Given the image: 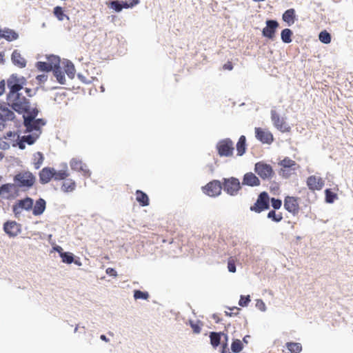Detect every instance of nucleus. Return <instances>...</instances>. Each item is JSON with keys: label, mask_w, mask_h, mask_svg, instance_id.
Returning <instances> with one entry per match:
<instances>
[{"label": "nucleus", "mask_w": 353, "mask_h": 353, "mask_svg": "<svg viewBox=\"0 0 353 353\" xmlns=\"http://www.w3.org/2000/svg\"><path fill=\"white\" fill-rule=\"evenodd\" d=\"M65 72L68 76L72 79L74 77L75 68L73 63L70 61H67L64 66Z\"/></svg>", "instance_id": "nucleus-34"}, {"label": "nucleus", "mask_w": 353, "mask_h": 353, "mask_svg": "<svg viewBox=\"0 0 353 353\" xmlns=\"http://www.w3.org/2000/svg\"><path fill=\"white\" fill-rule=\"evenodd\" d=\"M139 3V0H130V2L128 3L127 2L123 3V7L125 8H132Z\"/></svg>", "instance_id": "nucleus-53"}, {"label": "nucleus", "mask_w": 353, "mask_h": 353, "mask_svg": "<svg viewBox=\"0 0 353 353\" xmlns=\"http://www.w3.org/2000/svg\"><path fill=\"white\" fill-rule=\"evenodd\" d=\"M1 36L2 39H5L8 41L17 40L19 37V34L14 30L9 28L3 29Z\"/></svg>", "instance_id": "nucleus-26"}, {"label": "nucleus", "mask_w": 353, "mask_h": 353, "mask_svg": "<svg viewBox=\"0 0 353 353\" xmlns=\"http://www.w3.org/2000/svg\"><path fill=\"white\" fill-rule=\"evenodd\" d=\"M189 325L192 327V329L193 330V332L194 334H199L201 332V327H202L203 324L199 320H197L196 321H192V320H190L189 321Z\"/></svg>", "instance_id": "nucleus-33"}, {"label": "nucleus", "mask_w": 353, "mask_h": 353, "mask_svg": "<svg viewBox=\"0 0 353 353\" xmlns=\"http://www.w3.org/2000/svg\"><path fill=\"white\" fill-rule=\"evenodd\" d=\"M281 170L280 174L284 178H289L291 175L294 174L296 171L299 168V165L289 157L284 158L280 163Z\"/></svg>", "instance_id": "nucleus-4"}, {"label": "nucleus", "mask_w": 353, "mask_h": 353, "mask_svg": "<svg viewBox=\"0 0 353 353\" xmlns=\"http://www.w3.org/2000/svg\"><path fill=\"white\" fill-rule=\"evenodd\" d=\"M38 110L36 108L30 110V112L23 114L24 125L26 127L27 130L31 132L34 130H38L41 127L46 124L43 119H34L38 114Z\"/></svg>", "instance_id": "nucleus-2"}, {"label": "nucleus", "mask_w": 353, "mask_h": 353, "mask_svg": "<svg viewBox=\"0 0 353 353\" xmlns=\"http://www.w3.org/2000/svg\"><path fill=\"white\" fill-rule=\"evenodd\" d=\"M11 60L14 65L18 66L19 68H23L26 65V61L22 57L21 53L17 50H14L11 55Z\"/></svg>", "instance_id": "nucleus-21"}, {"label": "nucleus", "mask_w": 353, "mask_h": 353, "mask_svg": "<svg viewBox=\"0 0 353 353\" xmlns=\"http://www.w3.org/2000/svg\"><path fill=\"white\" fill-rule=\"evenodd\" d=\"M228 268L230 272H236L235 260L232 257H230L228 261Z\"/></svg>", "instance_id": "nucleus-48"}, {"label": "nucleus", "mask_w": 353, "mask_h": 353, "mask_svg": "<svg viewBox=\"0 0 353 353\" xmlns=\"http://www.w3.org/2000/svg\"><path fill=\"white\" fill-rule=\"evenodd\" d=\"M75 188V182L72 179H68L63 183L61 190L65 192H69L73 191Z\"/></svg>", "instance_id": "nucleus-30"}, {"label": "nucleus", "mask_w": 353, "mask_h": 353, "mask_svg": "<svg viewBox=\"0 0 353 353\" xmlns=\"http://www.w3.org/2000/svg\"><path fill=\"white\" fill-rule=\"evenodd\" d=\"M106 273L110 276H114V277H117V271L114 269V268H108L106 269Z\"/></svg>", "instance_id": "nucleus-56"}, {"label": "nucleus", "mask_w": 353, "mask_h": 353, "mask_svg": "<svg viewBox=\"0 0 353 353\" xmlns=\"http://www.w3.org/2000/svg\"><path fill=\"white\" fill-rule=\"evenodd\" d=\"M9 148H10V143H8V142H6L5 141H3L0 138V149L6 150H8Z\"/></svg>", "instance_id": "nucleus-54"}, {"label": "nucleus", "mask_w": 353, "mask_h": 353, "mask_svg": "<svg viewBox=\"0 0 353 353\" xmlns=\"http://www.w3.org/2000/svg\"><path fill=\"white\" fill-rule=\"evenodd\" d=\"M210 343L213 347H217L220 344L221 333L211 332L210 334Z\"/></svg>", "instance_id": "nucleus-38"}, {"label": "nucleus", "mask_w": 353, "mask_h": 353, "mask_svg": "<svg viewBox=\"0 0 353 353\" xmlns=\"http://www.w3.org/2000/svg\"><path fill=\"white\" fill-rule=\"evenodd\" d=\"M5 139H10L12 140L13 143L15 141H19V136L17 134V133L9 131L3 137Z\"/></svg>", "instance_id": "nucleus-45"}, {"label": "nucleus", "mask_w": 353, "mask_h": 353, "mask_svg": "<svg viewBox=\"0 0 353 353\" xmlns=\"http://www.w3.org/2000/svg\"><path fill=\"white\" fill-rule=\"evenodd\" d=\"M136 200L141 206H148L150 203L148 196L139 190L136 191Z\"/></svg>", "instance_id": "nucleus-25"}, {"label": "nucleus", "mask_w": 353, "mask_h": 353, "mask_svg": "<svg viewBox=\"0 0 353 353\" xmlns=\"http://www.w3.org/2000/svg\"><path fill=\"white\" fill-rule=\"evenodd\" d=\"M21 224L14 221H8L3 224V230L10 237L17 236L21 232Z\"/></svg>", "instance_id": "nucleus-15"}, {"label": "nucleus", "mask_w": 353, "mask_h": 353, "mask_svg": "<svg viewBox=\"0 0 353 353\" xmlns=\"http://www.w3.org/2000/svg\"><path fill=\"white\" fill-rule=\"evenodd\" d=\"M37 68L40 71L50 72L53 70V65L51 63L43 61L37 62Z\"/></svg>", "instance_id": "nucleus-36"}, {"label": "nucleus", "mask_w": 353, "mask_h": 353, "mask_svg": "<svg viewBox=\"0 0 353 353\" xmlns=\"http://www.w3.org/2000/svg\"><path fill=\"white\" fill-rule=\"evenodd\" d=\"M61 257L63 263L70 264L73 262L74 258L73 254L69 252H63L61 254Z\"/></svg>", "instance_id": "nucleus-43"}, {"label": "nucleus", "mask_w": 353, "mask_h": 353, "mask_svg": "<svg viewBox=\"0 0 353 353\" xmlns=\"http://www.w3.org/2000/svg\"><path fill=\"white\" fill-rule=\"evenodd\" d=\"M250 299L249 295L247 296H241V299L239 300V305L240 306L245 307V306L248 305V304L250 303Z\"/></svg>", "instance_id": "nucleus-50"}, {"label": "nucleus", "mask_w": 353, "mask_h": 353, "mask_svg": "<svg viewBox=\"0 0 353 353\" xmlns=\"http://www.w3.org/2000/svg\"><path fill=\"white\" fill-rule=\"evenodd\" d=\"M25 92H26L27 97H32L34 94V91L31 88H25Z\"/></svg>", "instance_id": "nucleus-59"}, {"label": "nucleus", "mask_w": 353, "mask_h": 353, "mask_svg": "<svg viewBox=\"0 0 353 353\" xmlns=\"http://www.w3.org/2000/svg\"><path fill=\"white\" fill-rule=\"evenodd\" d=\"M111 8L114 10H115L117 12H120L123 7V4L121 5L119 1H112L111 3Z\"/></svg>", "instance_id": "nucleus-51"}, {"label": "nucleus", "mask_w": 353, "mask_h": 353, "mask_svg": "<svg viewBox=\"0 0 353 353\" xmlns=\"http://www.w3.org/2000/svg\"><path fill=\"white\" fill-rule=\"evenodd\" d=\"M270 207V198L266 192L259 194L256 202L250 207V210L256 213H260Z\"/></svg>", "instance_id": "nucleus-7"}, {"label": "nucleus", "mask_w": 353, "mask_h": 353, "mask_svg": "<svg viewBox=\"0 0 353 353\" xmlns=\"http://www.w3.org/2000/svg\"><path fill=\"white\" fill-rule=\"evenodd\" d=\"M268 218L278 223L283 219V215L281 212L276 213L275 210H270L268 214Z\"/></svg>", "instance_id": "nucleus-39"}, {"label": "nucleus", "mask_w": 353, "mask_h": 353, "mask_svg": "<svg viewBox=\"0 0 353 353\" xmlns=\"http://www.w3.org/2000/svg\"><path fill=\"white\" fill-rule=\"evenodd\" d=\"M84 163L83 161L78 158H73L70 161V165L72 170L77 171L83 166Z\"/></svg>", "instance_id": "nucleus-37"}, {"label": "nucleus", "mask_w": 353, "mask_h": 353, "mask_svg": "<svg viewBox=\"0 0 353 353\" xmlns=\"http://www.w3.org/2000/svg\"><path fill=\"white\" fill-rule=\"evenodd\" d=\"M295 10L293 8L287 10L283 14V20L286 22L289 26L292 25L295 21Z\"/></svg>", "instance_id": "nucleus-24"}, {"label": "nucleus", "mask_w": 353, "mask_h": 353, "mask_svg": "<svg viewBox=\"0 0 353 353\" xmlns=\"http://www.w3.org/2000/svg\"><path fill=\"white\" fill-rule=\"evenodd\" d=\"M279 26V23L275 20H267L266 26L262 30L263 36L273 40Z\"/></svg>", "instance_id": "nucleus-14"}, {"label": "nucleus", "mask_w": 353, "mask_h": 353, "mask_svg": "<svg viewBox=\"0 0 353 353\" xmlns=\"http://www.w3.org/2000/svg\"><path fill=\"white\" fill-rule=\"evenodd\" d=\"M299 198L287 196L284 199V208L292 215L295 216L299 213Z\"/></svg>", "instance_id": "nucleus-11"}, {"label": "nucleus", "mask_w": 353, "mask_h": 353, "mask_svg": "<svg viewBox=\"0 0 353 353\" xmlns=\"http://www.w3.org/2000/svg\"><path fill=\"white\" fill-rule=\"evenodd\" d=\"M48 62L53 65V68L59 66L60 64V59L57 56L51 55L48 57Z\"/></svg>", "instance_id": "nucleus-46"}, {"label": "nucleus", "mask_w": 353, "mask_h": 353, "mask_svg": "<svg viewBox=\"0 0 353 353\" xmlns=\"http://www.w3.org/2000/svg\"><path fill=\"white\" fill-rule=\"evenodd\" d=\"M68 176L69 174L65 170L56 171L54 170V174L53 175V179L54 180L59 181L66 179Z\"/></svg>", "instance_id": "nucleus-41"}, {"label": "nucleus", "mask_w": 353, "mask_h": 353, "mask_svg": "<svg viewBox=\"0 0 353 353\" xmlns=\"http://www.w3.org/2000/svg\"><path fill=\"white\" fill-rule=\"evenodd\" d=\"M44 157L41 152H37L33 157V165L35 169L38 170L43 164Z\"/></svg>", "instance_id": "nucleus-27"}, {"label": "nucleus", "mask_w": 353, "mask_h": 353, "mask_svg": "<svg viewBox=\"0 0 353 353\" xmlns=\"http://www.w3.org/2000/svg\"><path fill=\"white\" fill-rule=\"evenodd\" d=\"M24 143H25V141H23L22 139H21L19 141H17L12 143V145L13 146L18 145L20 149L23 150L25 148Z\"/></svg>", "instance_id": "nucleus-55"}, {"label": "nucleus", "mask_w": 353, "mask_h": 353, "mask_svg": "<svg viewBox=\"0 0 353 353\" xmlns=\"http://www.w3.org/2000/svg\"><path fill=\"white\" fill-rule=\"evenodd\" d=\"M306 184L312 192L321 190L325 185V181L321 176L311 175L307 177Z\"/></svg>", "instance_id": "nucleus-13"}, {"label": "nucleus", "mask_w": 353, "mask_h": 353, "mask_svg": "<svg viewBox=\"0 0 353 353\" xmlns=\"http://www.w3.org/2000/svg\"><path fill=\"white\" fill-rule=\"evenodd\" d=\"M5 81L3 80L0 81V96H1L5 92Z\"/></svg>", "instance_id": "nucleus-61"}, {"label": "nucleus", "mask_w": 353, "mask_h": 353, "mask_svg": "<svg viewBox=\"0 0 353 353\" xmlns=\"http://www.w3.org/2000/svg\"><path fill=\"white\" fill-rule=\"evenodd\" d=\"M272 206L274 210H278L281 207V200L279 199L272 198L271 199Z\"/></svg>", "instance_id": "nucleus-49"}, {"label": "nucleus", "mask_w": 353, "mask_h": 353, "mask_svg": "<svg viewBox=\"0 0 353 353\" xmlns=\"http://www.w3.org/2000/svg\"><path fill=\"white\" fill-rule=\"evenodd\" d=\"M15 118L14 112L8 108H4L0 112V130H3L8 121H13Z\"/></svg>", "instance_id": "nucleus-17"}, {"label": "nucleus", "mask_w": 353, "mask_h": 353, "mask_svg": "<svg viewBox=\"0 0 353 353\" xmlns=\"http://www.w3.org/2000/svg\"><path fill=\"white\" fill-rule=\"evenodd\" d=\"M250 338V336L249 335H246L243 337V343H245V344H248V339Z\"/></svg>", "instance_id": "nucleus-63"}, {"label": "nucleus", "mask_w": 353, "mask_h": 353, "mask_svg": "<svg viewBox=\"0 0 353 353\" xmlns=\"http://www.w3.org/2000/svg\"><path fill=\"white\" fill-rule=\"evenodd\" d=\"M325 201L327 203H331L337 198L336 194L332 192L330 189H326L325 191Z\"/></svg>", "instance_id": "nucleus-42"}, {"label": "nucleus", "mask_w": 353, "mask_h": 353, "mask_svg": "<svg viewBox=\"0 0 353 353\" xmlns=\"http://www.w3.org/2000/svg\"><path fill=\"white\" fill-rule=\"evenodd\" d=\"M46 203L44 199H39L38 200H37L34 205L33 204V206L32 208V214L34 216H39V215H41V214H43V212H44V210L46 209Z\"/></svg>", "instance_id": "nucleus-22"}, {"label": "nucleus", "mask_w": 353, "mask_h": 353, "mask_svg": "<svg viewBox=\"0 0 353 353\" xmlns=\"http://www.w3.org/2000/svg\"><path fill=\"white\" fill-rule=\"evenodd\" d=\"M18 194L15 183H6L0 187V196L5 199H14Z\"/></svg>", "instance_id": "nucleus-12"}, {"label": "nucleus", "mask_w": 353, "mask_h": 353, "mask_svg": "<svg viewBox=\"0 0 353 353\" xmlns=\"http://www.w3.org/2000/svg\"><path fill=\"white\" fill-rule=\"evenodd\" d=\"M26 83V80L24 77H18L14 74L7 81L9 89L6 96L7 103L13 110L23 114L29 112L31 110L29 99L23 96L21 92Z\"/></svg>", "instance_id": "nucleus-1"}, {"label": "nucleus", "mask_w": 353, "mask_h": 353, "mask_svg": "<svg viewBox=\"0 0 353 353\" xmlns=\"http://www.w3.org/2000/svg\"><path fill=\"white\" fill-rule=\"evenodd\" d=\"M33 206V199L30 197H26L23 199L17 200L12 205V212L16 218H19L23 210L29 211Z\"/></svg>", "instance_id": "nucleus-5"}, {"label": "nucleus", "mask_w": 353, "mask_h": 353, "mask_svg": "<svg viewBox=\"0 0 353 353\" xmlns=\"http://www.w3.org/2000/svg\"><path fill=\"white\" fill-rule=\"evenodd\" d=\"M254 131L256 138L263 143L270 144L273 141V135L270 131L261 128H255Z\"/></svg>", "instance_id": "nucleus-16"}, {"label": "nucleus", "mask_w": 353, "mask_h": 353, "mask_svg": "<svg viewBox=\"0 0 353 353\" xmlns=\"http://www.w3.org/2000/svg\"><path fill=\"white\" fill-rule=\"evenodd\" d=\"M286 347L291 353H300L302 351V345L299 343L288 342Z\"/></svg>", "instance_id": "nucleus-29"}, {"label": "nucleus", "mask_w": 353, "mask_h": 353, "mask_svg": "<svg viewBox=\"0 0 353 353\" xmlns=\"http://www.w3.org/2000/svg\"><path fill=\"white\" fill-rule=\"evenodd\" d=\"M78 172H81V174L85 176V177H90L91 176V172L90 171L89 168H88L87 165L86 164H83V166L81 167V168H79V170H78Z\"/></svg>", "instance_id": "nucleus-47"}, {"label": "nucleus", "mask_w": 353, "mask_h": 353, "mask_svg": "<svg viewBox=\"0 0 353 353\" xmlns=\"http://www.w3.org/2000/svg\"><path fill=\"white\" fill-rule=\"evenodd\" d=\"M202 190L209 196H217L221 193L222 185L219 180H213L203 186Z\"/></svg>", "instance_id": "nucleus-10"}, {"label": "nucleus", "mask_w": 353, "mask_h": 353, "mask_svg": "<svg viewBox=\"0 0 353 353\" xmlns=\"http://www.w3.org/2000/svg\"><path fill=\"white\" fill-rule=\"evenodd\" d=\"M100 338L101 340L106 341V342H108L109 341L108 339H107L106 336L103 334L101 335Z\"/></svg>", "instance_id": "nucleus-64"}, {"label": "nucleus", "mask_w": 353, "mask_h": 353, "mask_svg": "<svg viewBox=\"0 0 353 353\" xmlns=\"http://www.w3.org/2000/svg\"><path fill=\"white\" fill-rule=\"evenodd\" d=\"M35 176L30 172H21L14 177L17 187L30 188L35 183Z\"/></svg>", "instance_id": "nucleus-3"}, {"label": "nucleus", "mask_w": 353, "mask_h": 353, "mask_svg": "<svg viewBox=\"0 0 353 353\" xmlns=\"http://www.w3.org/2000/svg\"><path fill=\"white\" fill-rule=\"evenodd\" d=\"M53 73L57 81L61 84H65V78L64 72L61 71L60 66L53 68Z\"/></svg>", "instance_id": "nucleus-28"}, {"label": "nucleus", "mask_w": 353, "mask_h": 353, "mask_svg": "<svg viewBox=\"0 0 353 353\" xmlns=\"http://www.w3.org/2000/svg\"><path fill=\"white\" fill-rule=\"evenodd\" d=\"M54 174V169L52 168H44L39 172V180L42 184L48 183Z\"/></svg>", "instance_id": "nucleus-18"}, {"label": "nucleus", "mask_w": 353, "mask_h": 353, "mask_svg": "<svg viewBox=\"0 0 353 353\" xmlns=\"http://www.w3.org/2000/svg\"><path fill=\"white\" fill-rule=\"evenodd\" d=\"M23 141H25V143H27L29 145H32L35 141V138L33 137L32 135H25L22 137Z\"/></svg>", "instance_id": "nucleus-52"}, {"label": "nucleus", "mask_w": 353, "mask_h": 353, "mask_svg": "<svg viewBox=\"0 0 353 353\" xmlns=\"http://www.w3.org/2000/svg\"><path fill=\"white\" fill-rule=\"evenodd\" d=\"M243 348V342L239 339L233 340L231 344V350L234 353L240 352Z\"/></svg>", "instance_id": "nucleus-35"}, {"label": "nucleus", "mask_w": 353, "mask_h": 353, "mask_svg": "<svg viewBox=\"0 0 353 353\" xmlns=\"http://www.w3.org/2000/svg\"><path fill=\"white\" fill-rule=\"evenodd\" d=\"M37 79L39 82H45L47 80V76L46 74H40L37 77Z\"/></svg>", "instance_id": "nucleus-60"}, {"label": "nucleus", "mask_w": 353, "mask_h": 353, "mask_svg": "<svg viewBox=\"0 0 353 353\" xmlns=\"http://www.w3.org/2000/svg\"><path fill=\"white\" fill-rule=\"evenodd\" d=\"M254 171L263 179H271L274 175L272 166L262 161L255 164Z\"/></svg>", "instance_id": "nucleus-9"}, {"label": "nucleus", "mask_w": 353, "mask_h": 353, "mask_svg": "<svg viewBox=\"0 0 353 353\" xmlns=\"http://www.w3.org/2000/svg\"><path fill=\"white\" fill-rule=\"evenodd\" d=\"M271 118L274 125L277 129L283 132L288 130V128H287L286 123L284 121L283 119L281 118L280 116L275 111L271 112Z\"/></svg>", "instance_id": "nucleus-20"}, {"label": "nucleus", "mask_w": 353, "mask_h": 353, "mask_svg": "<svg viewBox=\"0 0 353 353\" xmlns=\"http://www.w3.org/2000/svg\"><path fill=\"white\" fill-rule=\"evenodd\" d=\"M256 306L261 310H265V303L262 300H258L256 302Z\"/></svg>", "instance_id": "nucleus-58"}, {"label": "nucleus", "mask_w": 353, "mask_h": 353, "mask_svg": "<svg viewBox=\"0 0 353 353\" xmlns=\"http://www.w3.org/2000/svg\"><path fill=\"white\" fill-rule=\"evenodd\" d=\"M223 70H232L233 69V65L231 61H228L223 65Z\"/></svg>", "instance_id": "nucleus-57"}, {"label": "nucleus", "mask_w": 353, "mask_h": 353, "mask_svg": "<svg viewBox=\"0 0 353 353\" xmlns=\"http://www.w3.org/2000/svg\"><path fill=\"white\" fill-rule=\"evenodd\" d=\"M319 39L321 42L328 44L331 42V35L326 30L322 31L319 35Z\"/></svg>", "instance_id": "nucleus-40"}, {"label": "nucleus", "mask_w": 353, "mask_h": 353, "mask_svg": "<svg viewBox=\"0 0 353 353\" xmlns=\"http://www.w3.org/2000/svg\"><path fill=\"white\" fill-rule=\"evenodd\" d=\"M223 190L230 195L234 196L241 188L239 180L234 177L224 179L223 183Z\"/></svg>", "instance_id": "nucleus-8"}, {"label": "nucleus", "mask_w": 353, "mask_h": 353, "mask_svg": "<svg viewBox=\"0 0 353 353\" xmlns=\"http://www.w3.org/2000/svg\"><path fill=\"white\" fill-rule=\"evenodd\" d=\"M4 56H5L4 52H0V63H1V64H3L5 62Z\"/></svg>", "instance_id": "nucleus-62"}, {"label": "nucleus", "mask_w": 353, "mask_h": 353, "mask_svg": "<svg viewBox=\"0 0 353 353\" xmlns=\"http://www.w3.org/2000/svg\"><path fill=\"white\" fill-rule=\"evenodd\" d=\"M134 297L135 299H148L149 298V294L147 292H142L141 290H134Z\"/></svg>", "instance_id": "nucleus-44"}, {"label": "nucleus", "mask_w": 353, "mask_h": 353, "mask_svg": "<svg viewBox=\"0 0 353 353\" xmlns=\"http://www.w3.org/2000/svg\"><path fill=\"white\" fill-rule=\"evenodd\" d=\"M242 185L248 186H259L260 185V180L252 172H247L244 174Z\"/></svg>", "instance_id": "nucleus-19"}, {"label": "nucleus", "mask_w": 353, "mask_h": 353, "mask_svg": "<svg viewBox=\"0 0 353 353\" xmlns=\"http://www.w3.org/2000/svg\"><path fill=\"white\" fill-rule=\"evenodd\" d=\"M234 149V143L229 138L219 141L216 145V150L220 157H232Z\"/></svg>", "instance_id": "nucleus-6"}, {"label": "nucleus", "mask_w": 353, "mask_h": 353, "mask_svg": "<svg viewBox=\"0 0 353 353\" xmlns=\"http://www.w3.org/2000/svg\"><path fill=\"white\" fill-rule=\"evenodd\" d=\"M292 32L290 29L285 28L281 31V37L284 43H289L292 41Z\"/></svg>", "instance_id": "nucleus-32"}, {"label": "nucleus", "mask_w": 353, "mask_h": 353, "mask_svg": "<svg viewBox=\"0 0 353 353\" xmlns=\"http://www.w3.org/2000/svg\"><path fill=\"white\" fill-rule=\"evenodd\" d=\"M53 13L59 21H63L65 19L69 20V17L64 13L63 8L61 6H56L54 8Z\"/></svg>", "instance_id": "nucleus-31"}, {"label": "nucleus", "mask_w": 353, "mask_h": 353, "mask_svg": "<svg viewBox=\"0 0 353 353\" xmlns=\"http://www.w3.org/2000/svg\"><path fill=\"white\" fill-rule=\"evenodd\" d=\"M246 146V138L244 135H241L236 145L238 156H242L245 153Z\"/></svg>", "instance_id": "nucleus-23"}]
</instances>
